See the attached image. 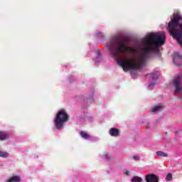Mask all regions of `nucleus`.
<instances>
[{
  "mask_svg": "<svg viewBox=\"0 0 182 182\" xmlns=\"http://www.w3.org/2000/svg\"><path fill=\"white\" fill-rule=\"evenodd\" d=\"M166 41V33H152L145 38L146 46L141 49V52L137 58L133 59L127 56L123 58V55L127 52L131 55L136 53V48L127 46L126 40L115 38L109 44L110 55L118 60L123 70H140L141 68L146 66L147 60L150 57L151 52H159L160 46L164 45Z\"/></svg>",
  "mask_w": 182,
  "mask_h": 182,
  "instance_id": "nucleus-1",
  "label": "nucleus"
},
{
  "mask_svg": "<svg viewBox=\"0 0 182 182\" xmlns=\"http://www.w3.org/2000/svg\"><path fill=\"white\" fill-rule=\"evenodd\" d=\"M170 35L182 45V17L178 14H173V18L168 24L167 28Z\"/></svg>",
  "mask_w": 182,
  "mask_h": 182,
  "instance_id": "nucleus-2",
  "label": "nucleus"
},
{
  "mask_svg": "<svg viewBox=\"0 0 182 182\" xmlns=\"http://www.w3.org/2000/svg\"><path fill=\"white\" fill-rule=\"evenodd\" d=\"M69 114H68L66 111L65 109H60L58 112L55 119V124L56 129L58 130H59V129H62V127L65 126V123L69 122Z\"/></svg>",
  "mask_w": 182,
  "mask_h": 182,
  "instance_id": "nucleus-3",
  "label": "nucleus"
},
{
  "mask_svg": "<svg viewBox=\"0 0 182 182\" xmlns=\"http://www.w3.org/2000/svg\"><path fill=\"white\" fill-rule=\"evenodd\" d=\"M181 75L176 76L173 80V85H175L176 90L174 91L175 93H182L181 88Z\"/></svg>",
  "mask_w": 182,
  "mask_h": 182,
  "instance_id": "nucleus-4",
  "label": "nucleus"
},
{
  "mask_svg": "<svg viewBox=\"0 0 182 182\" xmlns=\"http://www.w3.org/2000/svg\"><path fill=\"white\" fill-rule=\"evenodd\" d=\"M159 176L153 173H150L146 176V182H159Z\"/></svg>",
  "mask_w": 182,
  "mask_h": 182,
  "instance_id": "nucleus-5",
  "label": "nucleus"
},
{
  "mask_svg": "<svg viewBox=\"0 0 182 182\" xmlns=\"http://www.w3.org/2000/svg\"><path fill=\"white\" fill-rule=\"evenodd\" d=\"M174 56H176V58L173 59V63H175L176 66H182V58L180 56V54L175 53Z\"/></svg>",
  "mask_w": 182,
  "mask_h": 182,
  "instance_id": "nucleus-6",
  "label": "nucleus"
},
{
  "mask_svg": "<svg viewBox=\"0 0 182 182\" xmlns=\"http://www.w3.org/2000/svg\"><path fill=\"white\" fill-rule=\"evenodd\" d=\"M109 134L110 136H112L113 137H117V136H119L120 131L114 127L111 128L109 129Z\"/></svg>",
  "mask_w": 182,
  "mask_h": 182,
  "instance_id": "nucleus-7",
  "label": "nucleus"
},
{
  "mask_svg": "<svg viewBox=\"0 0 182 182\" xmlns=\"http://www.w3.org/2000/svg\"><path fill=\"white\" fill-rule=\"evenodd\" d=\"M21 181H22V179L19 176H14L7 179V182H21Z\"/></svg>",
  "mask_w": 182,
  "mask_h": 182,
  "instance_id": "nucleus-8",
  "label": "nucleus"
},
{
  "mask_svg": "<svg viewBox=\"0 0 182 182\" xmlns=\"http://www.w3.org/2000/svg\"><path fill=\"white\" fill-rule=\"evenodd\" d=\"M9 139V134L6 132L0 131V140L5 141Z\"/></svg>",
  "mask_w": 182,
  "mask_h": 182,
  "instance_id": "nucleus-9",
  "label": "nucleus"
},
{
  "mask_svg": "<svg viewBox=\"0 0 182 182\" xmlns=\"http://www.w3.org/2000/svg\"><path fill=\"white\" fill-rule=\"evenodd\" d=\"M81 137L82 139H85V140H87V139H90V134H89L87 132L85 131H81L80 133Z\"/></svg>",
  "mask_w": 182,
  "mask_h": 182,
  "instance_id": "nucleus-10",
  "label": "nucleus"
},
{
  "mask_svg": "<svg viewBox=\"0 0 182 182\" xmlns=\"http://www.w3.org/2000/svg\"><path fill=\"white\" fill-rule=\"evenodd\" d=\"M164 107L163 105H158L154 108H152L151 112L153 113H156V112H160V110H163Z\"/></svg>",
  "mask_w": 182,
  "mask_h": 182,
  "instance_id": "nucleus-11",
  "label": "nucleus"
},
{
  "mask_svg": "<svg viewBox=\"0 0 182 182\" xmlns=\"http://www.w3.org/2000/svg\"><path fill=\"white\" fill-rule=\"evenodd\" d=\"M156 154L159 157H168V154H167V153L163 152L161 151H156Z\"/></svg>",
  "mask_w": 182,
  "mask_h": 182,
  "instance_id": "nucleus-12",
  "label": "nucleus"
},
{
  "mask_svg": "<svg viewBox=\"0 0 182 182\" xmlns=\"http://www.w3.org/2000/svg\"><path fill=\"white\" fill-rule=\"evenodd\" d=\"M132 182H143V178L140 176H134L132 180Z\"/></svg>",
  "mask_w": 182,
  "mask_h": 182,
  "instance_id": "nucleus-13",
  "label": "nucleus"
},
{
  "mask_svg": "<svg viewBox=\"0 0 182 182\" xmlns=\"http://www.w3.org/2000/svg\"><path fill=\"white\" fill-rule=\"evenodd\" d=\"M149 76L154 80H157L159 79V75H157V73H151L149 74Z\"/></svg>",
  "mask_w": 182,
  "mask_h": 182,
  "instance_id": "nucleus-14",
  "label": "nucleus"
},
{
  "mask_svg": "<svg viewBox=\"0 0 182 182\" xmlns=\"http://www.w3.org/2000/svg\"><path fill=\"white\" fill-rule=\"evenodd\" d=\"M9 156V154H8V152L0 151V157H3L4 159H6V158H8Z\"/></svg>",
  "mask_w": 182,
  "mask_h": 182,
  "instance_id": "nucleus-15",
  "label": "nucleus"
},
{
  "mask_svg": "<svg viewBox=\"0 0 182 182\" xmlns=\"http://www.w3.org/2000/svg\"><path fill=\"white\" fill-rule=\"evenodd\" d=\"M166 180L167 181H171V180H173V174L168 173L166 176Z\"/></svg>",
  "mask_w": 182,
  "mask_h": 182,
  "instance_id": "nucleus-16",
  "label": "nucleus"
},
{
  "mask_svg": "<svg viewBox=\"0 0 182 182\" xmlns=\"http://www.w3.org/2000/svg\"><path fill=\"white\" fill-rule=\"evenodd\" d=\"M133 159H134L136 161H139V160H140V157L139 156H134Z\"/></svg>",
  "mask_w": 182,
  "mask_h": 182,
  "instance_id": "nucleus-17",
  "label": "nucleus"
},
{
  "mask_svg": "<svg viewBox=\"0 0 182 182\" xmlns=\"http://www.w3.org/2000/svg\"><path fill=\"white\" fill-rule=\"evenodd\" d=\"M154 85H156L154 82L151 83L149 85V87H154Z\"/></svg>",
  "mask_w": 182,
  "mask_h": 182,
  "instance_id": "nucleus-18",
  "label": "nucleus"
},
{
  "mask_svg": "<svg viewBox=\"0 0 182 182\" xmlns=\"http://www.w3.org/2000/svg\"><path fill=\"white\" fill-rule=\"evenodd\" d=\"M105 159L107 160H109L110 159V156L109 155H105Z\"/></svg>",
  "mask_w": 182,
  "mask_h": 182,
  "instance_id": "nucleus-19",
  "label": "nucleus"
},
{
  "mask_svg": "<svg viewBox=\"0 0 182 182\" xmlns=\"http://www.w3.org/2000/svg\"><path fill=\"white\" fill-rule=\"evenodd\" d=\"M125 174L126 176H129V174H130V171H125Z\"/></svg>",
  "mask_w": 182,
  "mask_h": 182,
  "instance_id": "nucleus-20",
  "label": "nucleus"
},
{
  "mask_svg": "<svg viewBox=\"0 0 182 182\" xmlns=\"http://www.w3.org/2000/svg\"><path fill=\"white\" fill-rule=\"evenodd\" d=\"M149 127V125H146V128Z\"/></svg>",
  "mask_w": 182,
  "mask_h": 182,
  "instance_id": "nucleus-21",
  "label": "nucleus"
}]
</instances>
